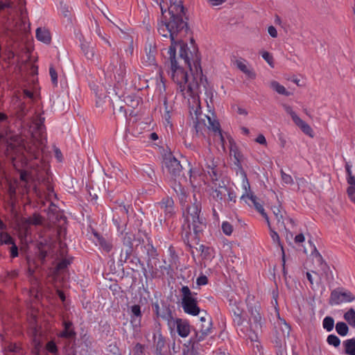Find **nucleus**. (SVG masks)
<instances>
[{"mask_svg": "<svg viewBox=\"0 0 355 355\" xmlns=\"http://www.w3.org/2000/svg\"><path fill=\"white\" fill-rule=\"evenodd\" d=\"M169 11L171 19L159 22L158 33L171 42L168 51L171 78L177 84L178 89L190 96L198 87V80L202 82L203 78L200 58L198 54L193 56L187 45L181 43L180 35L188 29L187 22L182 19L184 8L181 3L171 6Z\"/></svg>", "mask_w": 355, "mask_h": 355, "instance_id": "f257e3e1", "label": "nucleus"}, {"mask_svg": "<svg viewBox=\"0 0 355 355\" xmlns=\"http://www.w3.org/2000/svg\"><path fill=\"white\" fill-rule=\"evenodd\" d=\"M201 202L196 199L193 203L187 207V211L184 214L189 229L193 232L196 244L207 227L206 219L201 214Z\"/></svg>", "mask_w": 355, "mask_h": 355, "instance_id": "f03ea898", "label": "nucleus"}, {"mask_svg": "<svg viewBox=\"0 0 355 355\" xmlns=\"http://www.w3.org/2000/svg\"><path fill=\"white\" fill-rule=\"evenodd\" d=\"M181 293V307L186 314L196 316L202 310L198 306V294L192 292L187 286H183L180 289Z\"/></svg>", "mask_w": 355, "mask_h": 355, "instance_id": "7ed1b4c3", "label": "nucleus"}, {"mask_svg": "<svg viewBox=\"0 0 355 355\" xmlns=\"http://www.w3.org/2000/svg\"><path fill=\"white\" fill-rule=\"evenodd\" d=\"M202 313L199 323L196 324V329H194L195 337L191 338L189 343L202 341L212 332L213 323L211 315L204 310Z\"/></svg>", "mask_w": 355, "mask_h": 355, "instance_id": "20e7f679", "label": "nucleus"}, {"mask_svg": "<svg viewBox=\"0 0 355 355\" xmlns=\"http://www.w3.org/2000/svg\"><path fill=\"white\" fill-rule=\"evenodd\" d=\"M158 210L161 211V215L158 217L160 225L166 223L168 219L172 218L175 214L174 201L171 197L163 198L156 204Z\"/></svg>", "mask_w": 355, "mask_h": 355, "instance_id": "39448f33", "label": "nucleus"}, {"mask_svg": "<svg viewBox=\"0 0 355 355\" xmlns=\"http://www.w3.org/2000/svg\"><path fill=\"white\" fill-rule=\"evenodd\" d=\"M354 300L355 296L351 291L344 288H337L331 292L329 304L331 306H336L353 302Z\"/></svg>", "mask_w": 355, "mask_h": 355, "instance_id": "423d86ee", "label": "nucleus"}, {"mask_svg": "<svg viewBox=\"0 0 355 355\" xmlns=\"http://www.w3.org/2000/svg\"><path fill=\"white\" fill-rule=\"evenodd\" d=\"M234 325L236 327L240 336L249 339L252 342L258 340V335L252 329H250L248 326H243L245 318L242 314L232 315Z\"/></svg>", "mask_w": 355, "mask_h": 355, "instance_id": "0eeeda50", "label": "nucleus"}, {"mask_svg": "<svg viewBox=\"0 0 355 355\" xmlns=\"http://www.w3.org/2000/svg\"><path fill=\"white\" fill-rule=\"evenodd\" d=\"M170 330L177 329L178 334L182 338L187 337L191 332V325L187 320L171 317L167 323Z\"/></svg>", "mask_w": 355, "mask_h": 355, "instance_id": "6e6552de", "label": "nucleus"}, {"mask_svg": "<svg viewBox=\"0 0 355 355\" xmlns=\"http://www.w3.org/2000/svg\"><path fill=\"white\" fill-rule=\"evenodd\" d=\"M107 71L116 74L119 80H121L126 73L125 61L118 53H114L111 57L110 63L107 67Z\"/></svg>", "mask_w": 355, "mask_h": 355, "instance_id": "1a4fd4ad", "label": "nucleus"}, {"mask_svg": "<svg viewBox=\"0 0 355 355\" xmlns=\"http://www.w3.org/2000/svg\"><path fill=\"white\" fill-rule=\"evenodd\" d=\"M91 234L93 236L92 239V242L96 246L107 253L112 251L113 248L112 239L109 236H104L103 235L98 233L94 229L92 230Z\"/></svg>", "mask_w": 355, "mask_h": 355, "instance_id": "9d476101", "label": "nucleus"}, {"mask_svg": "<svg viewBox=\"0 0 355 355\" xmlns=\"http://www.w3.org/2000/svg\"><path fill=\"white\" fill-rule=\"evenodd\" d=\"M146 57L143 63L146 66L156 65V55L157 53L156 42L153 39L148 38L144 48Z\"/></svg>", "mask_w": 355, "mask_h": 355, "instance_id": "9b49d317", "label": "nucleus"}, {"mask_svg": "<svg viewBox=\"0 0 355 355\" xmlns=\"http://www.w3.org/2000/svg\"><path fill=\"white\" fill-rule=\"evenodd\" d=\"M284 108L286 112L291 116L295 124L298 126L304 134L311 137H313V130L311 126L301 119L290 105H284Z\"/></svg>", "mask_w": 355, "mask_h": 355, "instance_id": "f8f14e48", "label": "nucleus"}, {"mask_svg": "<svg viewBox=\"0 0 355 355\" xmlns=\"http://www.w3.org/2000/svg\"><path fill=\"white\" fill-rule=\"evenodd\" d=\"M248 309L250 313V321L251 322V320H252V324H250L249 328L250 329H252L254 333L257 334L258 330L261 328L262 324V318L259 312L260 306L258 304H255L254 306L248 304Z\"/></svg>", "mask_w": 355, "mask_h": 355, "instance_id": "ddd939ff", "label": "nucleus"}, {"mask_svg": "<svg viewBox=\"0 0 355 355\" xmlns=\"http://www.w3.org/2000/svg\"><path fill=\"white\" fill-rule=\"evenodd\" d=\"M207 172L209 174L211 181L214 183L217 182L220 177V171L218 168L217 162L215 161L211 153H208L205 159Z\"/></svg>", "mask_w": 355, "mask_h": 355, "instance_id": "4468645a", "label": "nucleus"}, {"mask_svg": "<svg viewBox=\"0 0 355 355\" xmlns=\"http://www.w3.org/2000/svg\"><path fill=\"white\" fill-rule=\"evenodd\" d=\"M44 145V139H34L33 141L24 146V150L30 159H38L40 157L42 146Z\"/></svg>", "mask_w": 355, "mask_h": 355, "instance_id": "2eb2a0df", "label": "nucleus"}, {"mask_svg": "<svg viewBox=\"0 0 355 355\" xmlns=\"http://www.w3.org/2000/svg\"><path fill=\"white\" fill-rule=\"evenodd\" d=\"M164 165L168 172L174 178L180 177L182 174V166L174 157H169L164 159Z\"/></svg>", "mask_w": 355, "mask_h": 355, "instance_id": "dca6fc26", "label": "nucleus"}, {"mask_svg": "<svg viewBox=\"0 0 355 355\" xmlns=\"http://www.w3.org/2000/svg\"><path fill=\"white\" fill-rule=\"evenodd\" d=\"M144 250L146 251L148 256L147 266L150 272V276L152 279L157 277V272L153 268V265L151 262L152 259H157L158 252L157 249L154 247L152 242H148L144 246Z\"/></svg>", "mask_w": 355, "mask_h": 355, "instance_id": "f3484780", "label": "nucleus"}, {"mask_svg": "<svg viewBox=\"0 0 355 355\" xmlns=\"http://www.w3.org/2000/svg\"><path fill=\"white\" fill-rule=\"evenodd\" d=\"M310 245H313V252H315V261L320 267L319 271H320V275L324 277H328L329 274L331 272L330 270L329 266L327 265V263L324 261L322 255L318 252L315 246L313 244V243L309 241ZM313 273H315L317 275H319V274L316 272L313 271Z\"/></svg>", "mask_w": 355, "mask_h": 355, "instance_id": "a211bd4d", "label": "nucleus"}, {"mask_svg": "<svg viewBox=\"0 0 355 355\" xmlns=\"http://www.w3.org/2000/svg\"><path fill=\"white\" fill-rule=\"evenodd\" d=\"M63 330L58 334V338L66 339H73L76 336V332L73 326V322L70 320H64L62 322Z\"/></svg>", "mask_w": 355, "mask_h": 355, "instance_id": "6ab92c4d", "label": "nucleus"}, {"mask_svg": "<svg viewBox=\"0 0 355 355\" xmlns=\"http://www.w3.org/2000/svg\"><path fill=\"white\" fill-rule=\"evenodd\" d=\"M227 191V187L225 185H220L219 184L218 187L213 191L212 196L213 198L217 202V208L222 211L223 209V202Z\"/></svg>", "mask_w": 355, "mask_h": 355, "instance_id": "aec40b11", "label": "nucleus"}, {"mask_svg": "<svg viewBox=\"0 0 355 355\" xmlns=\"http://www.w3.org/2000/svg\"><path fill=\"white\" fill-rule=\"evenodd\" d=\"M130 323L134 328L141 327L142 313L141 306L139 304H134L130 307Z\"/></svg>", "mask_w": 355, "mask_h": 355, "instance_id": "412c9836", "label": "nucleus"}, {"mask_svg": "<svg viewBox=\"0 0 355 355\" xmlns=\"http://www.w3.org/2000/svg\"><path fill=\"white\" fill-rule=\"evenodd\" d=\"M44 122V118L40 117L33 123V138L43 139L44 134L45 133V125Z\"/></svg>", "mask_w": 355, "mask_h": 355, "instance_id": "4be33fe9", "label": "nucleus"}, {"mask_svg": "<svg viewBox=\"0 0 355 355\" xmlns=\"http://www.w3.org/2000/svg\"><path fill=\"white\" fill-rule=\"evenodd\" d=\"M153 310L156 318H162L166 320L167 323L173 316L171 310L168 307L162 313L160 311V307L157 302L153 303Z\"/></svg>", "mask_w": 355, "mask_h": 355, "instance_id": "5701e85b", "label": "nucleus"}, {"mask_svg": "<svg viewBox=\"0 0 355 355\" xmlns=\"http://www.w3.org/2000/svg\"><path fill=\"white\" fill-rule=\"evenodd\" d=\"M153 1L159 6L161 12H162V17H161V19L157 21V24H159V22H161L162 21H169L171 19V14L170 13V11H168L169 18H167L166 16L164 15V13L166 12V9L164 8V6H162V3H164V0H153ZM179 2H180L182 6L184 7L183 3L181 0H175L174 2H172V1H171V4L168 7V10H169V8H171V6L178 4ZM183 8L184 9V8ZM184 15H185V13H184V10L182 17ZM182 19L184 20L183 18H182Z\"/></svg>", "mask_w": 355, "mask_h": 355, "instance_id": "b1692460", "label": "nucleus"}, {"mask_svg": "<svg viewBox=\"0 0 355 355\" xmlns=\"http://www.w3.org/2000/svg\"><path fill=\"white\" fill-rule=\"evenodd\" d=\"M173 189L178 197L180 204L184 205L188 196L187 190L177 182H174Z\"/></svg>", "mask_w": 355, "mask_h": 355, "instance_id": "393cba45", "label": "nucleus"}, {"mask_svg": "<svg viewBox=\"0 0 355 355\" xmlns=\"http://www.w3.org/2000/svg\"><path fill=\"white\" fill-rule=\"evenodd\" d=\"M246 60L240 58L234 61V65L241 70L243 73L247 75L250 78L254 79L256 77L255 73L248 68L246 65Z\"/></svg>", "mask_w": 355, "mask_h": 355, "instance_id": "a878e982", "label": "nucleus"}, {"mask_svg": "<svg viewBox=\"0 0 355 355\" xmlns=\"http://www.w3.org/2000/svg\"><path fill=\"white\" fill-rule=\"evenodd\" d=\"M204 116L206 117L208 121V124H207L208 128L209 130H211L215 133H217L220 136L221 140L223 141L224 139H223V135L221 132L220 125L219 122L217 120L214 119V118H212L209 116L204 115Z\"/></svg>", "mask_w": 355, "mask_h": 355, "instance_id": "bb28decb", "label": "nucleus"}, {"mask_svg": "<svg viewBox=\"0 0 355 355\" xmlns=\"http://www.w3.org/2000/svg\"><path fill=\"white\" fill-rule=\"evenodd\" d=\"M250 200L255 209L259 212L261 213L264 211L263 205L258 201L257 197L254 194H243L241 197V200H245L247 202L246 199Z\"/></svg>", "mask_w": 355, "mask_h": 355, "instance_id": "cd10ccee", "label": "nucleus"}, {"mask_svg": "<svg viewBox=\"0 0 355 355\" xmlns=\"http://www.w3.org/2000/svg\"><path fill=\"white\" fill-rule=\"evenodd\" d=\"M36 38L45 44H49L51 40V34L46 28H37L36 30Z\"/></svg>", "mask_w": 355, "mask_h": 355, "instance_id": "c85d7f7f", "label": "nucleus"}, {"mask_svg": "<svg viewBox=\"0 0 355 355\" xmlns=\"http://www.w3.org/2000/svg\"><path fill=\"white\" fill-rule=\"evenodd\" d=\"M345 352L348 355H355V338H350L343 342Z\"/></svg>", "mask_w": 355, "mask_h": 355, "instance_id": "c756f323", "label": "nucleus"}, {"mask_svg": "<svg viewBox=\"0 0 355 355\" xmlns=\"http://www.w3.org/2000/svg\"><path fill=\"white\" fill-rule=\"evenodd\" d=\"M153 338L156 350L159 352H161L165 346L164 337L160 333H159L157 335L155 334L153 335Z\"/></svg>", "mask_w": 355, "mask_h": 355, "instance_id": "7c9ffc66", "label": "nucleus"}, {"mask_svg": "<svg viewBox=\"0 0 355 355\" xmlns=\"http://www.w3.org/2000/svg\"><path fill=\"white\" fill-rule=\"evenodd\" d=\"M19 178L21 182H24L23 187L26 190V191L28 193L30 190V185L28 184L29 182V178H30V173L25 170H19Z\"/></svg>", "mask_w": 355, "mask_h": 355, "instance_id": "2f4dec72", "label": "nucleus"}, {"mask_svg": "<svg viewBox=\"0 0 355 355\" xmlns=\"http://www.w3.org/2000/svg\"><path fill=\"white\" fill-rule=\"evenodd\" d=\"M278 328L281 331V336L283 337H288L291 331V326L286 323L284 320H280L278 322Z\"/></svg>", "mask_w": 355, "mask_h": 355, "instance_id": "473e14b6", "label": "nucleus"}, {"mask_svg": "<svg viewBox=\"0 0 355 355\" xmlns=\"http://www.w3.org/2000/svg\"><path fill=\"white\" fill-rule=\"evenodd\" d=\"M270 236L272 240V241L275 243H277L278 244V245L282 249V261H283V265H284L285 263V255H284V249H283V246L281 244V242H280V239H279V234H277V232L276 231L274 230V229L272 228H270Z\"/></svg>", "mask_w": 355, "mask_h": 355, "instance_id": "72a5a7b5", "label": "nucleus"}, {"mask_svg": "<svg viewBox=\"0 0 355 355\" xmlns=\"http://www.w3.org/2000/svg\"><path fill=\"white\" fill-rule=\"evenodd\" d=\"M123 244L126 246V249L125 250V256H124V260H128L132 252V239L130 237L125 236L123 240Z\"/></svg>", "mask_w": 355, "mask_h": 355, "instance_id": "f704fd0d", "label": "nucleus"}, {"mask_svg": "<svg viewBox=\"0 0 355 355\" xmlns=\"http://www.w3.org/2000/svg\"><path fill=\"white\" fill-rule=\"evenodd\" d=\"M20 347L15 343H10L5 347V355H17L20 354Z\"/></svg>", "mask_w": 355, "mask_h": 355, "instance_id": "c9c22d12", "label": "nucleus"}, {"mask_svg": "<svg viewBox=\"0 0 355 355\" xmlns=\"http://www.w3.org/2000/svg\"><path fill=\"white\" fill-rule=\"evenodd\" d=\"M346 180L349 186H355V176L352 175V165L347 162L345 164Z\"/></svg>", "mask_w": 355, "mask_h": 355, "instance_id": "e433bc0d", "label": "nucleus"}, {"mask_svg": "<svg viewBox=\"0 0 355 355\" xmlns=\"http://www.w3.org/2000/svg\"><path fill=\"white\" fill-rule=\"evenodd\" d=\"M336 331L340 336H345L349 332V327L344 322H338L336 324Z\"/></svg>", "mask_w": 355, "mask_h": 355, "instance_id": "4c0bfd02", "label": "nucleus"}, {"mask_svg": "<svg viewBox=\"0 0 355 355\" xmlns=\"http://www.w3.org/2000/svg\"><path fill=\"white\" fill-rule=\"evenodd\" d=\"M270 86L272 88V89H274L276 92H277L279 94H282L286 96L290 95V92H288L283 85H280L277 81L271 82Z\"/></svg>", "mask_w": 355, "mask_h": 355, "instance_id": "58836bf2", "label": "nucleus"}, {"mask_svg": "<svg viewBox=\"0 0 355 355\" xmlns=\"http://www.w3.org/2000/svg\"><path fill=\"white\" fill-rule=\"evenodd\" d=\"M322 327L327 331H331L334 327V319L331 316H326L323 319Z\"/></svg>", "mask_w": 355, "mask_h": 355, "instance_id": "ea45409f", "label": "nucleus"}, {"mask_svg": "<svg viewBox=\"0 0 355 355\" xmlns=\"http://www.w3.org/2000/svg\"><path fill=\"white\" fill-rule=\"evenodd\" d=\"M344 319L349 325L355 327V311L351 308L344 314Z\"/></svg>", "mask_w": 355, "mask_h": 355, "instance_id": "a19ab883", "label": "nucleus"}, {"mask_svg": "<svg viewBox=\"0 0 355 355\" xmlns=\"http://www.w3.org/2000/svg\"><path fill=\"white\" fill-rule=\"evenodd\" d=\"M81 50L88 60H92L94 57V49L89 47L87 44H81Z\"/></svg>", "mask_w": 355, "mask_h": 355, "instance_id": "79ce46f5", "label": "nucleus"}, {"mask_svg": "<svg viewBox=\"0 0 355 355\" xmlns=\"http://www.w3.org/2000/svg\"><path fill=\"white\" fill-rule=\"evenodd\" d=\"M241 176H242V187H243V190L245 191L243 194H248V195L254 194L250 190V182L247 178L246 173H243V174H241Z\"/></svg>", "mask_w": 355, "mask_h": 355, "instance_id": "37998d69", "label": "nucleus"}, {"mask_svg": "<svg viewBox=\"0 0 355 355\" xmlns=\"http://www.w3.org/2000/svg\"><path fill=\"white\" fill-rule=\"evenodd\" d=\"M95 33L96 35L102 40H103L109 46H112L111 43L108 40V39L106 37V34L103 32L101 27L99 26V24L96 21H95Z\"/></svg>", "mask_w": 355, "mask_h": 355, "instance_id": "c03bdc74", "label": "nucleus"}, {"mask_svg": "<svg viewBox=\"0 0 355 355\" xmlns=\"http://www.w3.org/2000/svg\"><path fill=\"white\" fill-rule=\"evenodd\" d=\"M164 114L162 115V119L164 120V121L166 122V125H170L171 127L172 126V123H171V110L168 107V105H167V101H164Z\"/></svg>", "mask_w": 355, "mask_h": 355, "instance_id": "a18cd8bd", "label": "nucleus"}, {"mask_svg": "<svg viewBox=\"0 0 355 355\" xmlns=\"http://www.w3.org/2000/svg\"><path fill=\"white\" fill-rule=\"evenodd\" d=\"M327 343L329 345L334 346V347H338L340 345V340L337 336L334 334H330L327 338Z\"/></svg>", "mask_w": 355, "mask_h": 355, "instance_id": "49530a36", "label": "nucleus"}, {"mask_svg": "<svg viewBox=\"0 0 355 355\" xmlns=\"http://www.w3.org/2000/svg\"><path fill=\"white\" fill-rule=\"evenodd\" d=\"M18 271L16 270L12 271H4L1 275V279L3 281H6L7 279H12L16 278L18 276Z\"/></svg>", "mask_w": 355, "mask_h": 355, "instance_id": "de8ad7c7", "label": "nucleus"}, {"mask_svg": "<svg viewBox=\"0 0 355 355\" xmlns=\"http://www.w3.org/2000/svg\"><path fill=\"white\" fill-rule=\"evenodd\" d=\"M272 211L276 217V219L277 220V225H279V227H282L284 228L286 230H287L286 228L285 224H284V221L282 220L283 216L282 214H280L279 209L278 207H275L272 209Z\"/></svg>", "mask_w": 355, "mask_h": 355, "instance_id": "09e8293b", "label": "nucleus"}, {"mask_svg": "<svg viewBox=\"0 0 355 355\" xmlns=\"http://www.w3.org/2000/svg\"><path fill=\"white\" fill-rule=\"evenodd\" d=\"M46 349L53 355H57L58 352L57 345L53 340H50L46 344Z\"/></svg>", "mask_w": 355, "mask_h": 355, "instance_id": "8fccbe9b", "label": "nucleus"}, {"mask_svg": "<svg viewBox=\"0 0 355 355\" xmlns=\"http://www.w3.org/2000/svg\"><path fill=\"white\" fill-rule=\"evenodd\" d=\"M143 171L146 174V175L152 182H154L156 180L155 171L150 166H145L143 168Z\"/></svg>", "mask_w": 355, "mask_h": 355, "instance_id": "3c124183", "label": "nucleus"}, {"mask_svg": "<svg viewBox=\"0 0 355 355\" xmlns=\"http://www.w3.org/2000/svg\"><path fill=\"white\" fill-rule=\"evenodd\" d=\"M221 228L223 232L227 236H230L233 232V226L227 221L223 222Z\"/></svg>", "mask_w": 355, "mask_h": 355, "instance_id": "603ef678", "label": "nucleus"}, {"mask_svg": "<svg viewBox=\"0 0 355 355\" xmlns=\"http://www.w3.org/2000/svg\"><path fill=\"white\" fill-rule=\"evenodd\" d=\"M282 181L286 184H293V180L291 175L286 173L282 169L280 171Z\"/></svg>", "mask_w": 355, "mask_h": 355, "instance_id": "864d4df0", "label": "nucleus"}, {"mask_svg": "<svg viewBox=\"0 0 355 355\" xmlns=\"http://www.w3.org/2000/svg\"><path fill=\"white\" fill-rule=\"evenodd\" d=\"M226 195L228 196L227 201L229 202L235 203L236 202V194L232 188L227 187Z\"/></svg>", "mask_w": 355, "mask_h": 355, "instance_id": "5fc2aeb1", "label": "nucleus"}, {"mask_svg": "<svg viewBox=\"0 0 355 355\" xmlns=\"http://www.w3.org/2000/svg\"><path fill=\"white\" fill-rule=\"evenodd\" d=\"M49 74L51 76V82L53 86L57 87L58 85V74L53 66H51L49 68Z\"/></svg>", "mask_w": 355, "mask_h": 355, "instance_id": "6e6d98bb", "label": "nucleus"}, {"mask_svg": "<svg viewBox=\"0 0 355 355\" xmlns=\"http://www.w3.org/2000/svg\"><path fill=\"white\" fill-rule=\"evenodd\" d=\"M230 311L232 313V315L243 314V309L239 307V304L235 302L234 304H230Z\"/></svg>", "mask_w": 355, "mask_h": 355, "instance_id": "4d7b16f0", "label": "nucleus"}, {"mask_svg": "<svg viewBox=\"0 0 355 355\" xmlns=\"http://www.w3.org/2000/svg\"><path fill=\"white\" fill-rule=\"evenodd\" d=\"M261 56L263 59L265 60L270 66L272 67L273 58L272 55L269 52L263 51L261 53Z\"/></svg>", "mask_w": 355, "mask_h": 355, "instance_id": "13d9d810", "label": "nucleus"}, {"mask_svg": "<svg viewBox=\"0 0 355 355\" xmlns=\"http://www.w3.org/2000/svg\"><path fill=\"white\" fill-rule=\"evenodd\" d=\"M119 220H120L119 217H118V218L114 217L113 219H112L113 223L116 227L118 232H120L121 234H122L123 232V231H124L123 226H125L126 224L124 223L122 226H121Z\"/></svg>", "mask_w": 355, "mask_h": 355, "instance_id": "bf43d9fd", "label": "nucleus"}, {"mask_svg": "<svg viewBox=\"0 0 355 355\" xmlns=\"http://www.w3.org/2000/svg\"><path fill=\"white\" fill-rule=\"evenodd\" d=\"M135 355H144V345L140 343H137L134 348Z\"/></svg>", "mask_w": 355, "mask_h": 355, "instance_id": "052dcab7", "label": "nucleus"}, {"mask_svg": "<svg viewBox=\"0 0 355 355\" xmlns=\"http://www.w3.org/2000/svg\"><path fill=\"white\" fill-rule=\"evenodd\" d=\"M208 283V278L207 276L202 275L199 276L196 279V284L198 286H205Z\"/></svg>", "mask_w": 355, "mask_h": 355, "instance_id": "680f3d73", "label": "nucleus"}, {"mask_svg": "<svg viewBox=\"0 0 355 355\" xmlns=\"http://www.w3.org/2000/svg\"><path fill=\"white\" fill-rule=\"evenodd\" d=\"M70 263L71 262L69 260L64 259L58 263L57 268L58 270H63L67 268Z\"/></svg>", "mask_w": 355, "mask_h": 355, "instance_id": "e2e57ef3", "label": "nucleus"}, {"mask_svg": "<svg viewBox=\"0 0 355 355\" xmlns=\"http://www.w3.org/2000/svg\"><path fill=\"white\" fill-rule=\"evenodd\" d=\"M3 236V244L13 245L15 243L14 239L8 234H2Z\"/></svg>", "mask_w": 355, "mask_h": 355, "instance_id": "0e129e2a", "label": "nucleus"}, {"mask_svg": "<svg viewBox=\"0 0 355 355\" xmlns=\"http://www.w3.org/2000/svg\"><path fill=\"white\" fill-rule=\"evenodd\" d=\"M10 252V257L12 258L18 257V254H18V248L15 243H13V245H12Z\"/></svg>", "mask_w": 355, "mask_h": 355, "instance_id": "69168bd1", "label": "nucleus"}, {"mask_svg": "<svg viewBox=\"0 0 355 355\" xmlns=\"http://www.w3.org/2000/svg\"><path fill=\"white\" fill-rule=\"evenodd\" d=\"M255 141H256V142H257L258 144H261V145L266 146V144H267L266 137L262 134L259 135L257 136V137L256 138Z\"/></svg>", "mask_w": 355, "mask_h": 355, "instance_id": "338daca9", "label": "nucleus"}, {"mask_svg": "<svg viewBox=\"0 0 355 355\" xmlns=\"http://www.w3.org/2000/svg\"><path fill=\"white\" fill-rule=\"evenodd\" d=\"M268 34L272 37H277V31L276 29V28L273 26H270L268 28Z\"/></svg>", "mask_w": 355, "mask_h": 355, "instance_id": "774afa93", "label": "nucleus"}]
</instances>
